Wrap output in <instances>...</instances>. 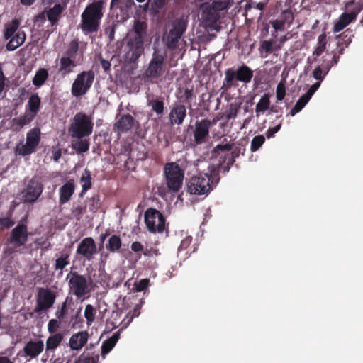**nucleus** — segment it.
Instances as JSON below:
<instances>
[{"mask_svg":"<svg viewBox=\"0 0 363 363\" xmlns=\"http://www.w3.org/2000/svg\"><path fill=\"white\" fill-rule=\"evenodd\" d=\"M219 171L213 166L210 172L193 176L186 184L187 191L194 195H208L219 182Z\"/></svg>","mask_w":363,"mask_h":363,"instance_id":"obj_1","label":"nucleus"},{"mask_svg":"<svg viewBox=\"0 0 363 363\" xmlns=\"http://www.w3.org/2000/svg\"><path fill=\"white\" fill-rule=\"evenodd\" d=\"M104 1L99 0L89 4L81 15L80 28L84 33H96L104 16Z\"/></svg>","mask_w":363,"mask_h":363,"instance_id":"obj_2","label":"nucleus"},{"mask_svg":"<svg viewBox=\"0 0 363 363\" xmlns=\"http://www.w3.org/2000/svg\"><path fill=\"white\" fill-rule=\"evenodd\" d=\"M152 58L143 73L145 82L155 83L165 72V60L167 54L157 48H154Z\"/></svg>","mask_w":363,"mask_h":363,"instance_id":"obj_3","label":"nucleus"},{"mask_svg":"<svg viewBox=\"0 0 363 363\" xmlns=\"http://www.w3.org/2000/svg\"><path fill=\"white\" fill-rule=\"evenodd\" d=\"M93 128L92 118L83 112H78L74 116L68 131L72 138L80 139L89 136Z\"/></svg>","mask_w":363,"mask_h":363,"instance_id":"obj_4","label":"nucleus"},{"mask_svg":"<svg viewBox=\"0 0 363 363\" xmlns=\"http://www.w3.org/2000/svg\"><path fill=\"white\" fill-rule=\"evenodd\" d=\"M253 75V70L245 64L239 66L235 70L228 68L225 71V79L222 89L228 90L232 86H235V82H240L247 84L251 82Z\"/></svg>","mask_w":363,"mask_h":363,"instance_id":"obj_5","label":"nucleus"},{"mask_svg":"<svg viewBox=\"0 0 363 363\" xmlns=\"http://www.w3.org/2000/svg\"><path fill=\"white\" fill-rule=\"evenodd\" d=\"M28 227L24 223H19L13 228L6 239L4 248L5 254H13L17 249L23 246L28 241Z\"/></svg>","mask_w":363,"mask_h":363,"instance_id":"obj_6","label":"nucleus"},{"mask_svg":"<svg viewBox=\"0 0 363 363\" xmlns=\"http://www.w3.org/2000/svg\"><path fill=\"white\" fill-rule=\"evenodd\" d=\"M66 279L68 280L70 292L77 298H82L90 293L91 289L90 284L93 283L90 277L88 279L86 276L77 272H70L67 275Z\"/></svg>","mask_w":363,"mask_h":363,"instance_id":"obj_7","label":"nucleus"},{"mask_svg":"<svg viewBox=\"0 0 363 363\" xmlns=\"http://www.w3.org/2000/svg\"><path fill=\"white\" fill-rule=\"evenodd\" d=\"M164 175L168 190L171 192H178L182 186L184 172L178 164L170 162L164 167Z\"/></svg>","mask_w":363,"mask_h":363,"instance_id":"obj_8","label":"nucleus"},{"mask_svg":"<svg viewBox=\"0 0 363 363\" xmlns=\"http://www.w3.org/2000/svg\"><path fill=\"white\" fill-rule=\"evenodd\" d=\"M187 21L183 18H177L172 23V28L169 33L164 38L165 45L170 50L178 48L179 41L186 32Z\"/></svg>","mask_w":363,"mask_h":363,"instance_id":"obj_9","label":"nucleus"},{"mask_svg":"<svg viewBox=\"0 0 363 363\" xmlns=\"http://www.w3.org/2000/svg\"><path fill=\"white\" fill-rule=\"evenodd\" d=\"M94 77L92 70L82 71L78 74L72 84V95L75 97L85 95L91 87Z\"/></svg>","mask_w":363,"mask_h":363,"instance_id":"obj_10","label":"nucleus"},{"mask_svg":"<svg viewBox=\"0 0 363 363\" xmlns=\"http://www.w3.org/2000/svg\"><path fill=\"white\" fill-rule=\"evenodd\" d=\"M217 120L210 121L207 118L196 121L194 126L190 125L189 128L193 129V140L192 145H201L208 141L210 133V128L215 125Z\"/></svg>","mask_w":363,"mask_h":363,"instance_id":"obj_11","label":"nucleus"},{"mask_svg":"<svg viewBox=\"0 0 363 363\" xmlns=\"http://www.w3.org/2000/svg\"><path fill=\"white\" fill-rule=\"evenodd\" d=\"M143 42L126 38L123 47V57L128 64L135 63L144 53L145 47Z\"/></svg>","mask_w":363,"mask_h":363,"instance_id":"obj_12","label":"nucleus"},{"mask_svg":"<svg viewBox=\"0 0 363 363\" xmlns=\"http://www.w3.org/2000/svg\"><path fill=\"white\" fill-rule=\"evenodd\" d=\"M40 142V130L39 128L35 127L27 133L26 144L16 146V154L21 156L29 155L35 152Z\"/></svg>","mask_w":363,"mask_h":363,"instance_id":"obj_13","label":"nucleus"},{"mask_svg":"<svg viewBox=\"0 0 363 363\" xmlns=\"http://www.w3.org/2000/svg\"><path fill=\"white\" fill-rule=\"evenodd\" d=\"M145 223L151 233H162L165 227V218L158 210L149 208L145 212Z\"/></svg>","mask_w":363,"mask_h":363,"instance_id":"obj_14","label":"nucleus"},{"mask_svg":"<svg viewBox=\"0 0 363 363\" xmlns=\"http://www.w3.org/2000/svg\"><path fill=\"white\" fill-rule=\"evenodd\" d=\"M43 189L44 185L41 178L38 176L33 177L22 192L23 203H33L35 202L42 194Z\"/></svg>","mask_w":363,"mask_h":363,"instance_id":"obj_15","label":"nucleus"},{"mask_svg":"<svg viewBox=\"0 0 363 363\" xmlns=\"http://www.w3.org/2000/svg\"><path fill=\"white\" fill-rule=\"evenodd\" d=\"M228 7L226 1L214 0L211 4L206 2L201 6V9L206 18L212 22H216L219 18V11H224Z\"/></svg>","mask_w":363,"mask_h":363,"instance_id":"obj_16","label":"nucleus"},{"mask_svg":"<svg viewBox=\"0 0 363 363\" xmlns=\"http://www.w3.org/2000/svg\"><path fill=\"white\" fill-rule=\"evenodd\" d=\"M77 255H80L84 260L91 261L98 253V249L94 240L86 237L82 240L76 250Z\"/></svg>","mask_w":363,"mask_h":363,"instance_id":"obj_17","label":"nucleus"},{"mask_svg":"<svg viewBox=\"0 0 363 363\" xmlns=\"http://www.w3.org/2000/svg\"><path fill=\"white\" fill-rule=\"evenodd\" d=\"M55 294L48 289L40 288L37 298V306L34 310L35 313H40L50 308L55 301Z\"/></svg>","mask_w":363,"mask_h":363,"instance_id":"obj_18","label":"nucleus"},{"mask_svg":"<svg viewBox=\"0 0 363 363\" xmlns=\"http://www.w3.org/2000/svg\"><path fill=\"white\" fill-rule=\"evenodd\" d=\"M147 23L145 21L135 19L126 38L145 43L147 34Z\"/></svg>","mask_w":363,"mask_h":363,"instance_id":"obj_19","label":"nucleus"},{"mask_svg":"<svg viewBox=\"0 0 363 363\" xmlns=\"http://www.w3.org/2000/svg\"><path fill=\"white\" fill-rule=\"evenodd\" d=\"M361 9L357 6L350 13L345 12L342 13L339 17L338 21L334 24V33H338L341 31L351 22L355 21Z\"/></svg>","mask_w":363,"mask_h":363,"instance_id":"obj_20","label":"nucleus"},{"mask_svg":"<svg viewBox=\"0 0 363 363\" xmlns=\"http://www.w3.org/2000/svg\"><path fill=\"white\" fill-rule=\"evenodd\" d=\"M136 121L130 114H124L116 118L113 129L116 132L125 133L130 130L135 125Z\"/></svg>","mask_w":363,"mask_h":363,"instance_id":"obj_21","label":"nucleus"},{"mask_svg":"<svg viewBox=\"0 0 363 363\" xmlns=\"http://www.w3.org/2000/svg\"><path fill=\"white\" fill-rule=\"evenodd\" d=\"M186 116V108L184 104H178L171 109L169 120L172 125H181Z\"/></svg>","mask_w":363,"mask_h":363,"instance_id":"obj_22","label":"nucleus"},{"mask_svg":"<svg viewBox=\"0 0 363 363\" xmlns=\"http://www.w3.org/2000/svg\"><path fill=\"white\" fill-rule=\"evenodd\" d=\"M69 0H63L62 4H55L53 7L50 8L46 11L48 21L52 26L57 23L62 13L65 10Z\"/></svg>","mask_w":363,"mask_h":363,"instance_id":"obj_23","label":"nucleus"},{"mask_svg":"<svg viewBox=\"0 0 363 363\" xmlns=\"http://www.w3.org/2000/svg\"><path fill=\"white\" fill-rule=\"evenodd\" d=\"M16 206V203H14V201H13L12 203L10 205L8 211L6 212V213H1L0 231H3L6 229H9L16 224V222L13 217Z\"/></svg>","mask_w":363,"mask_h":363,"instance_id":"obj_24","label":"nucleus"},{"mask_svg":"<svg viewBox=\"0 0 363 363\" xmlns=\"http://www.w3.org/2000/svg\"><path fill=\"white\" fill-rule=\"evenodd\" d=\"M44 349V343L42 340H30L23 347L26 357L30 359L37 357Z\"/></svg>","mask_w":363,"mask_h":363,"instance_id":"obj_25","label":"nucleus"},{"mask_svg":"<svg viewBox=\"0 0 363 363\" xmlns=\"http://www.w3.org/2000/svg\"><path fill=\"white\" fill-rule=\"evenodd\" d=\"M75 185L73 180H69L63 184L59 189V203L64 205L67 203L74 194Z\"/></svg>","mask_w":363,"mask_h":363,"instance_id":"obj_26","label":"nucleus"},{"mask_svg":"<svg viewBox=\"0 0 363 363\" xmlns=\"http://www.w3.org/2000/svg\"><path fill=\"white\" fill-rule=\"evenodd\" d=\"M77 60L70 59L69 57L62 56L60 58V65L58 72L62 77H65L74 71V68L77 66Z\"/></svg>","mask_w":363,"mask_h":363,"instance_id":"obj_27","label":"nucleus"},{"mask_svg":"<svg viewBox=\"0 0 363 363\" xmlns=\"http://www.w3.org/2000/svg\"><path fill=\"white\" fill-rule=\"evenodd\" d=\"M88 340V333L86 331L79 332L74 334L69 339V346L72 350H78L82 348Z\"/></svg>","mask_w":363,"mask_h":363,"instance_id":"obj_28","label":"nucleus"},{"mask_svg":"<svg viewBox=\"0 0 363 363\" xmlns=\"http://www.w3.org/2000/svg\"><path fill=\"white\" fill-rule=\"evenodd\" d=\"M9 39L10 40L6 44V48L9 51H13L25 42L26 33L23 30H18L15 35Z\"/></svg>","mask_w":363,"mask_h":363,"instance_id":"obj_29","label":"nucleus"},{"mask_svg":"<svg viewBox=\"0 0 363 363\" xmlns=\"http://www.w3.org/2000/svg\"><path fill=\"white\" fill-rule=\"evenodd\" d=\"M120 338V330L113 333V335L104 340L101 345V355L103 358H105V356L108 354L113 348L115 347L116 344Z\"/></svg>","mask_w":363,"mask_h":363,"instance_id":"obj_30","label":"nucleus"},{"mask_svg":"<svg viewBox=\"0 0 363 363\" xmlns=\"http://www.w3.org/2000/svg\"><path fill=\"white\" fill-rule=\"evenodd\" d=\"M36 116L26 110L24 114L18 118H14L12 120L13 125H17L18 128H16V130H20L25 125L30 124L35 118Z\"/></svg>","mask_w":363,"mask_h":363,"instance_id":"obj_31","label":"nucleus"},{"mask_svg":"<svg viewBox=\"0 0 363 363\" xmlns=\"http://www.w3.org/2000/svg\"><path fill=\"white\" fill-rule=\"evenodd\" d=\"M41 104V99L37 93L33 94L28 99L27 105L26 106V110L28 112L37 116L40 111Z\"/></svg>","mask_w":363,"mask_h":363,"instance_id":"obj_32","label":"nucleus"},{"mask_svg":"<svg viewBox=\"0 0 363 363\" xmlns=\"http://www.w3.org/2000/svg\"><path fill=\"white\" fill-rule=\"evenodd\" d=\"M327 45V38L325 33H323L320 35L318 38V43L315 46L313 53L312 57H313L314 62L317 61L318 58L322 55V54L326 50Z\"/></svg>","mask_w":363,"mask_h":363,"instance_id":"obj_33","label":"nucleus"},{"mask_svg":"<svg viewBox=\"0 0 363 363\" xmlns=\"http://www.w3.org/2000/svg\"><path fill=\"white\" fill-rule=\"evenodd\" d=\"M69 254L67 252L61 253L60 256L56 259L55 263V269L59 271L58 275H62V270L69 264Z\"/></svg>","mask_w":363,"mask_h":363,"instance_id":"obj_34","label":"nucleus"},{"mask_svg":"<svg viewBox=\"0 0 363 363\" xmlns=\"http://www.w3.org/2000/svg\"><path fill=\"white\" fill-rule=\"evenodd\" d=\"M63 335L61 333H55L50 335L46 341V351L55 350L62 342Z\"/></svg>","mask_w":363,"mask_h":363,"instance_id":"obj_35","label":"nucleus"},{"mask_svg":"<svg viewBox=\"0 0 363 363\" xmlns=\"http://www.w3.org/2000/svg\"><path fill=\"white\" fill-rule=\"evenodd\" d=\"M79 51V41L77 39H73L69 43L67 50H65L63 57H69L74 60H77V56Z\"/></svg>","mask_w":363,"mask_h":363,"instance_id":"obj_36","label":"nucleus"},{"mask_svg":"<svg viewBox=\"0 0 363 363\" xmlns=\"http://www.w3.org/2000/svg\"><path fill=\"white\" fill-rule=\"evenodd\" d=\"M274 40L270 39L269 40H262L260 42L259 51L263 57H268L274 51Z\"/></svg>","mask_w":363,"mask_h":363,"instance_id":"obj_37","label":"nucleus"},{"mask_svg":"<svg viewBox=\"0 0 363 363\" xmlns=\"http://www.w3.org/2000/svg\"><path fill=\"white\" fill-rule=\"evenodd\" d=\"M80 183L82 184V191L80 194V196H82L84 193H86L89 189L91 187V172L86 169L81 178H80Z\"/></svg>","mask_w":363,"mask_h":363,"instance_id":"obj_38","label":"nucleus"},{"mask_svg":"<svg viewBox=\"0 0 363 363\" xmlns=\"http://www.w3.org/2000/svg\"><path fill=\"white\" fill-rule=\"evenodd\" d=\"M20 26V22L18 19L14 18L10 23L6 24L4 38L8 40L12 36L15 35L16 32L18 30Z\"/></svg>","mask_w":363,"mask_h":363,"instance_id":"obj_39","label":"nucleus"},{"mask_svg":"<svg viewBox=\"0 0 363 363\" xmlns=\"http://www.w3.org/2000/svg\"><path fill=\"white\" fill-rule=\"evenodd\" d=\"M270 108V96L268 93H265L257 104L255 107L256 113H264Z\"/></svg>","mask_w":363,"mask_h":363,"instance_id":"obj_40","label":"nucleus"},{"mask_svg":"<svg viewBox=\"0 0 363 363\" xmlns=\"http://www.w3.org/2000/svg\"><path fill=\"white\" fill-rule=\"evenodd\" d=\"M122 245L121 239L118 235H113L108 239L106 244V249L111 252L118 251Z\"/></svg>","mask_w":363,"mask_h":363,"instance_id":"obj_41","label":"nucleus"},{"mask_svg":"<svg viewBox=\"0 0 363 363\" xmlns=\"http://www.w3.org/2000/svg\"><path fill=\"white\" fill-rule=\"evenodd\" d=\"M48 78V70L45 69L40 68L36 72L33 79V84L36 86H40L45 82Z\"/></svg>","mask_w":363,"mask_h":363,"instance_id":"obj_42","label":"nucleus"},{"mask_svg":"<svg viewBox=\"0 0 363 363\" xmlns=\"http://www.w3.org/2000/svg\"><path fill=\"white\" fill-rule=\"evenodd\" d=\"M90 143L87 139H78L77 141L73 143L72 145V148L79 154L86 152L89 150Z\"/></svg>","mask_w":363,"mask_h":363,"instance_id":"obj_43","label":"nucleus"},{"mask_svg":"<svg viewBox=\"0 0 363 363\" xmlns=\"http://www.w3.org/2000/svg\"><path fill=\"white\" fill-rule=\"evenodd\" d=\"M352 37H354L353 30L351 29H347L343 33L337 36V44L348 46L352 42Z\"/></svg>","mask_w":363,"mask_h":363,"instance_id":"obj_44","label":"nucleus"},{"mask_svg":"<svg viewBox=\"0 0 363 363\" xmlns=\"http://www.w3.org/2000/svg\"><path fill=\"white\" fill-rule=\"evenodd\" d=\"M309 100L304 94L301 96L287 116H294L303 108Z\"/></svg>","mask_w":363,"mask_h":363,"instance_id":"obj_45","label":"nucleus"},{"mask_svg":"<svg viewBox=\"0 0 363 363\" xmlns=\"http://www.w3.org/2000/svg\"><path fill=\"white\" fill-rule=\"evenodd\" d=\"M149 105L151 106L152 111L157 115H162L164 109V104L162 99L152 100Z\"/></svg>","mask_w":363,"mask_h":363,"instance_id":"obj_46","label":"nucleus"},{"mask_svg":"<svg viewBox=\"0 0 363 363\" xmlns=\"http://www.w3.org/2000/svg\"><path fill=\"white\" fill-rule=\"evenodd\" d=\"M96 311L92 305L88 304L85 307L84 317L86 319L87 324L91 325L95 320Z\"/></svg>","mask_w":363,"mask_h":363,"instance_id":"obj_47","label":"nucleus"},{"mask_svg":"<svg viewBox=\"0 0 363 363\" xmlns=\"http://www.w3.org/2000/svg\"><path fill=\"white\" fill-rule=\"evenodd\" d=\"M265 138L263 135H257L254 137L251 141V150L255 152L263 145Z\"/></svg>","mask_w":363,"mask_h":363,"instance_id":"obj_48","label":"nucleus"},{"mask_svg":"<svg viewBox=\"0 0 363 363\" xmlns=\"http://www.w3.org/2000/svg\"><path fill=\"white\" fill-rule=\"evenodd\" d=\"M130 247H131V250L133 252L137 253L138 259L141 258V252H143L145 256L148 255V253L147 252H144L143 245L138 241L133 242L131 244Z\"/></svg>","mask_w":363,"mask_h":363,"instance_id":"obj_49","label":"nucleus"},{"mask_svg":"<svg viewBox=\"0 0 363 363\" xmlns=\"http://www.w3.org/2000/svg\"><path fill=\"white\" fill-rule=\"evenodd\" d=\"M286 96V86L284 82H280L276 88V98L277 101H282Z\"/></svg>","mask_w":363,"mask_h":363,"instance_id":"obj_50","label":"nucleus"},{"mask_svg":"<svg viewBox=\"0 0 363 363\" xmlns=\"http://www.w3.org/2000/svg\"><path fill=\"white\" fill-rule=\"evenodd\" d=\"M139 315V312L136 308H135L133 311V313H129L126 315V316L124 318L123 321L121 322V324L123 325L121 327V329L126 328L133 320V318L135 316H138Z\"/></svg>","mask_w":363,"mask_h":363,"instance_id":"obj_51","label":"nucleus"},{"mask_svg":"<svg viewBox=\"0 0 363 363\" xmlns=\"http://www.w3.org/2000/svg\"><path fill=\"white\" fill-rule=\"evenodd\" d=\"M232 148L233 145L230 143L219 144L214 147L213 153L214 155H219L220 152H228L231 150Z\"/></svg>","mask_w":363,"mask_h":363,"instance_id":"obj_52","label":"nucleus"},{"mask_svg":"<svg viewBox=\"0 0 363 363\" xmlns=\"http://www.w3.org/2000/svg\"><path fill=\"white\" fill-rule=\"evenodd\" d=\"M325 76L323 69L319 65L313 72V77L320 82L323 81Z\"/></svg>","mask_w":363,"mask_h":363,"instance_id":"obj_53","label":"nucleus"},{"mask_svg":"<svg viewBox=\"0 0 363 363\" xmlns=\"http://www.w3.org/2000/svg\"><path fill=\"white\" fill-rule=\"evenodd\" d=\"M116 24L113 22L111 25L108 26L105 28V34L108 35L110 41L114 40L115 30H116Z\"/></svg>","mask_w":363,"mask_h":363,"instance_id":"obj_54","label":"nucleus"},{"mask_svg":"<svg viewBox=\"0 0 363 363\" xmlns=\"http://www.w3.org/2000/svg\"><path fill=\"white\" fill-rule=\"evenodd\" d=\"M270 24L274 28L275 30H282L284 28L285 21L284 20H272L270 21Z\"/></svg>","mask_w":363,"mask_h":363,"instance_id":"obj_55","label":"nucleus"},{"mask_svg":"<svg viewBox=\"0 0 363 363\" xmlns=\"http://www.w3.org/2000/svg\"><path fill=\"white\" fill-rule=\"evenodd\" d=\"M320 86V82H317L314 83L311 87L308 89L307 92L304 94L308 99H311L314 93L318 90V89Z\"/></svg>","mask_w":363,"mask_h":363,"instance_id":"obj_56","label":"nucleus"},{"mask_svg":"<svg viewBox=\"0 0 363 363\" xmlns=\"http://www.w3.org/2000/svg\"><path fill=\"white\" fill-rule=\"evenodd\" d=\"M59 322L55 319H52L48 324V332L51 334L55 333L59 328Z\"/></svg>","mask_w":363,"mask_h":363,"instance_id":"obj_57","label":"nucleus"},{"mask_svg":"<svg viewBox=\"0 0 363 363\" xmlns=\"http://www.w3.org/2000/svg\"><path fill=\"white\" fill-rule=\"evenodd\" d=\"M149 284V280L147 279H143L140 280L135 285V289L137 291H144L145 289L147 288Z\"/></svg>","mask_w":363,"mask_h":363,"instance_id":"obj_58","label":"nucleus"},{"mask_svg":"<svg viewBox=\"0 0 363 363\" xmlns=\"http://www.w3.org/2000/svg\"><path fill=\"white\" fill-rule=\"evenodd\" d=\"M319 66L321 67L322 69H323L324 75H327V74L330 70L332 67H333V65L330 60H327V59H324V58L322 60L321 65Z\"/></svg>","mask_w":363,"mask_h":363,"instance_id":"obj_59","label":"nucleus"},{"mask_svg":"<svg viewBox=\"0 0 363 363\" xmlns=\"http://www.w3.org/2000/svg\"><path fill=\"white\" fill-rule=\"evenodd\" d=\"M241 147H235L232 148V152L230 153L231 155V158L229 159V161H228V163L230 164H233V162H235V158L238 157L240 152H241Z\"/></svg>","mask_w":363,"mask_h":363,"instance_id":"obj_60","label":"nucleus"},{"mask_svg":"<svg viewBox=\"0 0 363 363\" xmlns=\"http://www.w3.org/2000/svg\"><path fill=\"white\" fill-rule=\"evenodd\" d=\"M238 108L231 104L229 110L226 112V119L230 120L235 118L237 116Z\"/></svg>","mask_w":363,"mask_h":363,"instance_id":"obj_61","label":"nucleus"},{"mask_svg":"<svg viewBox=\"0 0 363 363\" xmlns=\"http://www.w3.org/2000/svg\"><path fill=\"white\" fill-rule=\"evenodd\" d=\"M67 311V302L62 304L61 308L56 312V316L58 319L62 320L64 318Z\"/></svg>","mask_w":363,"mask_h":363,"instance_id":"obj_62","label":"nucleus"},{"mask_svg":"<svg viewBox=\"0 0 363 363\" xmlns=\"http://www.w3.org/2000/svg\"><path fill=\"white\" fill-rule=\"evenodd\" d=\"M281 127V123H279L278 125H275L274 127L269 128L267 132L266 135L268 138L272 137L276 133H277Z\"/></svg>","mask_w":363,"mask_h":363,"instance_id":"obj_63","label":"nucleus"},{"mask_svg":"<svg viewBox=\"0 0 363 363\" xmlns=\"http://www.w3.org/2000/svg\"><path fill=\"white\" fill-rule=\"evenodd\" d=\"M85 212V208L81 206H76L73 210H72V213H74V215L76 216V217H79L81 216L82 214H84Z\"/></svg>","mask_w":363,"mask_h":363,"instance_id":"obj_64","label":"nucleus"}]
</instances>
